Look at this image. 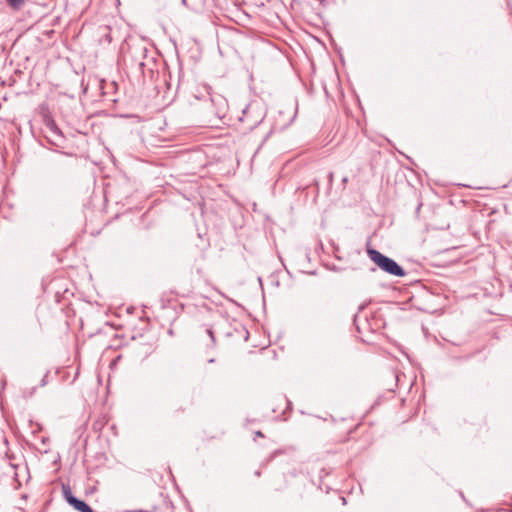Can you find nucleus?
Returning <instances> with one entry per match:
<instances>
[{
	"label": "nucleus",
	"mask_w": 512,
	"mask_h": 512,
	"mask_svg": "<svg viewBox=\"0 0 512 512\" xmlns=\"http://www.w3.org/2000/svg\"><path fill=\"white\" fill-rule=\"evenodd\" d=\"M195 94V98L198 100H206L209 99L212 105L216 106V110L214 114L218 117H222L225 113L227 107V101L221 95H213L211 92V87L207 85H201L197 88Z\"/></svg>",
	"instance_id": "obj_2"
},
{
	"label": "nucleus",
	"mask_w": 512,
	"mask_h": 512,
	"mask_svg": "<svg viewBox=\"0 0 512 512\" xmlns=\"http://www.w3.org/2000/svg\"><path fill=\"white\" fill-rule=\"evenodd\" d=\"M255 475H256L257 477H260L261 472H260L259 470H257V471L255 472Z\"/></svg>",
	"instance_id": "obj_12"
},
{
	"label": "nucleus",
	"mask_w": 512,
	"mask_h": 512,
	"mask_svg": "<svg viewBox=\"0 0 512 512\" xmlns=\"http://www.w3.org/2000/svg\"><path fill=\"white\" fill-rule=\"evenodd\" d=\"M348 441V438H344V439H336V442H339V443H345Z\"/></svg>",
	"instance_id": "obj_9"
},
{
	"label": "nucleus",
	"mask_w": 512,
	"mask_h": 512,
	"mask_svg": "<svg viewBox=\"0 0 512 512\" xmlns=\"http://www.w3.org/2000/svg\"><path fill=\"white\" fill-rule=\"evenodd\" d=\"M105 37H106V39H107V41H108L109 43L112 41V38H111V36H110V34H109V33H107V34L105 35Z\"/></svg>",
	"instance_id": "obj_10"
},
{
	"label": "nucleus",
	"mask_w": 512,
	"mask_h": 512,
	"mask_svg": "<svg viewBox=\"0 0 512 512\" xmlns=\"http://www.w3.org/2000/svg\"><path fill=\"white\" fill-rule=\"evenodd\" d=\"M6 3L10 8L18 11L23 8V6L26 3V0H6Z\"/></svg>",
	"instance_id": "obj_6"
},
{
	"label": "nucleus",
	"mask_w": 512,
	"mask_h": 512,
	"mask_svg": "<svg viewBox=\"0 0 512 512\" xmlns=\"http://www.w3.org/2000/svg\"><path fill=\"white\" fill-rule=\"evenodd\" d=\"M46 126L53 136L62 137V133L60 129L57 127L54 120H48Z\"/></svg>",
	"instance_id": "obj_5"
},
{
	"label": "nucleus",
	"mask_w": 512,
	"mask_h": 512,
	"mask_svg": "<svg viewBox=\"0 0 512 512\" xmlns=\"http://www.w3.org/2000/svg\"><path fill=\"white\" fill-rule=\"evenodd\" d=\"M62 495L66 502L78 512H94L86 502L73 495L71 487L68 484H62Z\"/></svg>",
	"instance_id": "obj_4"
},
{
	"label": "nucleus",
	"mask_w": 512,
	"mask_h": 512,
	"mask_svg": "<svg viewBox=\"0 0 512 512\" xmlns=\"http://www.w3.org/2000/svg\"><path fill=\"white\" fill-rule=\"evenodd\" d=\"M204 335L209 338V343H207V346L208 347L215 346L216 339H215L213 330L211 328L206 329L204 332Z\"/></svg>",
	"instance_id": "obj_7"
},
{
	"label": "nucleus",
	"mask_w": 512,
	"mask_h": 512,
	"mask_svg": "<svg viewBox=\"0 0 512 512\" xmlns=\"http://www.w3.org/2000/svg\"><path fill=\"white\" fill-rule=\"evenodd\" d=\"M362 309H364V306H363V305H361V306L359 307V311H361Z\"/></svg>",
	"instance_id": "obj_13"
},
{
	"label": "nucleus",
	"mask_w": 512,
	"mask_h": 512,
	"mask_svg": "<svg viewBox=\"0 0 512 512\" xmlns=\"http://www.w3.org/2000/svg\"><path fill=\"white\" fill-rule=\"evenodd\" d=\"M370 259L383 271L394 276L403 277L406 275L405 270L392 258H389L375 249L367 251Z\"/></svg>",
	"instance_id": "obj_1"
},
{
	"label": "nucleus",
	"mask_w": 512,
	"mask_h": 512,
	"mask_svg": "<svg viewBox=\"0 0 512 512\" xmlns=\"http://www.w3.org/2000/svg\"><path fill=\"white\" fill-rule=\"evenodd\" d=\"M263 118L264 114L258 109L257 105L249 104L243 110L239 120L244 124L245 129L252 130L262 122Z\"/></svg>",
	"instance_id": "obj_3"
},
{
	"label": "nucleus",
	"mask_w": 512,
	"mask_h": 512,
	"mask_svg": "<svg viewBox=\"0 0 512 512\" xmlns=\"http://www.w3.org/2000/svg\"><path fill=\"white\" fill-rule=\"evenodd\" d=\"M256 435L259 436V437H264V435H263V433L261 431H257Z\"/></svg>",
	"instance_id": "obj_11"
},
{
	"label": "nucleus",
	"mask_w": 512,
	"mask_h": 512,
	"mask_svg": "<svg viewBox=\"0 0 512 512\" xmlns=\"http://www.w3.org/2000/svg\"><path fill=\"white\" fill-rule=\"evenodd\" d=\"M357 321H358V315H355V316H354V324L356 325L357 330H358V331H360V328H359V326L357 325Z\"/></svg>",
	"instance_id": "obj_8"
}]
</instances>
